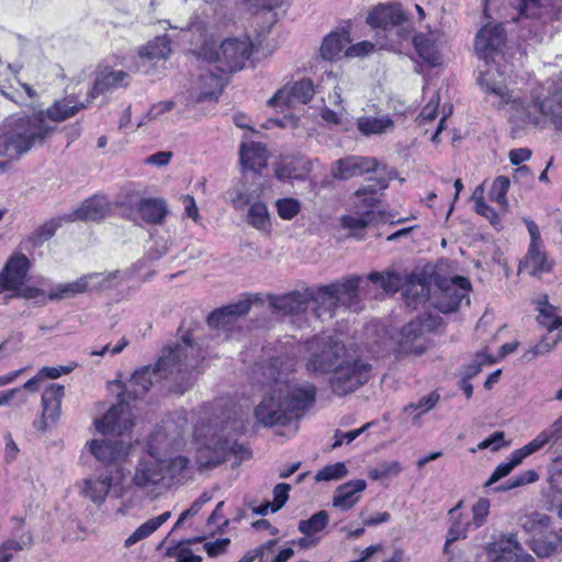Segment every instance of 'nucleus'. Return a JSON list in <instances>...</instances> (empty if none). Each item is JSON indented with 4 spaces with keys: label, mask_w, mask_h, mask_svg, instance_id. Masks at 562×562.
Segmentation results:
<instances>
[{
    "label": "nucleus",
    "mask_w": 562,
    "mask_h": 562,
    "mask_svg": "<svg viewBox=\"0 0 562 562\" xmlns=\"http://www.w3.org/2000/svg\"><path fill=\"white\" fill-rule=\"evenodd\" d=\"M308 307L312 306L313 313L317 318L334 316L335 310L339 306L335 292L328 289V285L318 289H308Z\"/></svg>",
    "instance_id": "28"
},
{
    "label": "nucleus",
    "mask_w": 562,
    "mask_h": 562,
    "mask_svg": "<svg viewBox=\"0 0 562 562\" xmlns=\"http://www.w3.org/2000/svg\"><path fill=\"white\" fill-rule=\"evenodd\" d=\"M479 83L484 88L485 93L498 98V106L512 102L510 120L518 126L540 125L542 119H550L554 123L562 119V105L558 95L548 97L543 100L535 98L528 104L516 100L512 101V94L507 87L503 81H496L490 69L481 74Z\"/></svg>",
    "instance_id": "4"
},
{
    "label": "nucleus",
    "mask_w": 562,
    "mask_h": 562,
    "mask_svg": "<svg viewBox=\"0 0 562 562\" xmlns=\"http://www.w3.org/2000/svg\"><path fill=\"white\" fill-rule=\"evenodd\" d=\"M548 442H550V440L548 439L547 435L541 431L533 440H531L522 448L515 450L514 453L519 459V461L522 462L525 458L538 451Z\"/></svg>",
    "instance_id": "57"
},
{
    "label": "nucleus",
    "mask_w": 562,
    "mask_h": 562,
    "mask_svg": "<svg viewBox=\"0 0 562 562\" xmlns=\"http://www.w3.org/2000/svg\"><path fill=\"white\" fill-rule=\"evenodd\" d=\"M393 126V121L389 116H361L357 122L358 130L366 136L386 133Z\"/></svg>",
    "instance_id": "43"
},
{
    "label": "nucleus",
    "mask_w": 562,
    "mask_h": 562,
    "mask_svg": "<svg viewBox=\"0 0 562 562\" xmlns=\"http://www.w3.org/2000/svg\"><path fill=\"white\" fill-rule=\"evenodd\" d=\"M350 40L346 33H330L327 35L321 46V56L325 60L340 58L345 48L347 49Z\"/></svg>",
    "instance_id": "40"
},
{
    "label": "nucleus",
    "mask_w": 562,
    "mask_h": 562,
    "mask_svg": "<svg viewBox=\"0 0 562 562\" xmlns=\"http://www.w3.org/2000/svg\"><path fill=\"white\" fill-rule=\"evenodd\" d=\"M316 401L311 382L286 383L263 396L254 409L256 422L265 427L286 426L301 419Z\"/></svg>",
    "instance_id": "3"
},
{
    "label": "nucleus",
    "mask_w": 562,
    "mask_h": 562,
    "mask_svg": "<svg viewBox=\"0 0 562 562\" xmlns=\"http://www.w3.org/2000/svg\"><path fill=\"white\" fill-rule=\"evenodd\" d=\"M383 172L386 177L379 176L375 179H371L373 183H370L356 192L358 202L355 205H359L363 210L373 209L380 200V191L389 187V181L396 176L394 169H387L386 166H382Z\"/></svg>",
    "instance_id": "27"
},
{
    "label": "nucleus",
    "mask_w": 562,
    "mask_h": 562,
    "mask_svg": "<svg viewBox=\"0 0 562 562\" xmlns=\"http://www.w3.org/2000/svg\"><path fill=\"white\" fill-rule=\"evenodd\" d=\"M492 363H494V358L483 351H480L474 356L470 363L462 367V375L472 379L480 373L483 366H490Z\"/></svg>",
    "instance_id": "52"
},
{
    "label": "nucleus",
    "mask_w": 562,
    "mask_h": 562,
    "mask_svg": "<svg viewBox=\"0 0 562 562\" xmlns=\"http://www.w3.org/2000/svg\"><path fill=\"white\" fill-rule=\"evenodd\" d=\"M313 82L310 79L296 81L292 87H283L279 89L274 95L269 99L268 104L273 108L288 106L292 108L296 103L305 104L314 97Z\"/></svg>",
    "instance_id": "16"
},
{
    "label": "nucleus",
    "mask_w": 562,
    "mask_h": 562,
    "mask_svg": "<svg viewBox=\"0 0 562 562\" xmlns=\"http://www.w3.org/2000/svg\"><path fill=\"white\" fill-rule=\"evenodd\" d=\"M370 171L379 173L383 171L375 158L349 156L336 161V167L333 168L331 175L336 179L347 180Z\"/></svg>",
    "instance_id": "18"
},
{
    "label": "nucleus",
    "mask_w": 562,
    "mask_h": 562,
    "mask_svg": "<svg viewBox=\"0 0 562 562\" xmlns=\"http://www.w3.org/2000/svg\"><path fill=\"white\" fill-rule=\"evenodd\" d=\"M252 54V43L249 38H226L220 46L214 42H204L193 52L198 60L215 64L222 72L240 70Z\"/></svg>",
    "instance_id": "8"
},
{
    "label": "nucleus",
    "mask_w": 562,
    "mask_h": 562,
    "mask_svg": "<svg viewBox=\"0 0 562 562\" xmlns=\"http://www.w3.org/2000/svg\"><path fill=\"white\" fill-rule=\"evenodd\" d=\"M127 474L128 471L124 467H116L115 470L105 469L102 473H94L85 479L80 493L97 506L105 502L110 492L114 497L121 498L126 493L123 482Z\"/></svg>",
    "instance_id": "10"
},
{
    "label": "nucleus",
    "mask_w": 562,
    "mask_h": 562,
    "mask_svg": "<svg viewBox=\"0 0 562 562\" xmlns=\"http://www.w3.org/2000/svg\"><path fill=\"white\" fill-rule=\"evenodd\" d=\"M379 217L380 213H378L375 210H363L359 205H355L352 210H350L347 214L341 216L340 223L345 229H348L350 232V237L362 239L364 237V228L375 223L379 220Z\"/></svg>",
    "instance_id": "23"
},
{
    "label": "nucleus",
    "mask_w": 562,
    "mask_h": 562,
    "mask_svg": "<svg viewBox=\"0 0 562 562\" xmlns=\"http://www.w3.org/2000/svg\"><path fill=\"white\" fill-rule=\"evenodd\" d=\"M204 356L200 345L189 328L179 341L165 347L156 364L144 366L134 371L124 383V390L119 395V402L104 416L95 420L97 430L103 435L122 436L133 427L128 405L125 397L137 400L147 394L154 385V379L171 380L170 390L183 394L194 383V372L202 363Z\"/></svg>",
    "instance_id": "1"
},
{
    "label": "nucleus",
    "mask_w": 562,
    "mask_h": 562,
    "mask_svg": "<svg viewBox=\"0 0 562 562\" xmlns=\"http://www.w3.org/2000/svg\"><path fill=\"white\" fill-rule=\"evenodd\" d=\"M509 184L510 181L505 176H498L495 178L490 191L491 198L502 205L506 204V194L509 189Z\"/></svg>",
    "instance_id": "55"
},
{
    "label": "nucleus",
    "mask_w": 562,
    "mask_h": 562,
    "mask_svg": "<svg viewBox=\"0 0 562 562\" xmlns=\"http://www.w3.org/2000/svg\"><path fill=\"white\" fill-rule=\"evenodd\" d=\"M251 302L249 300H243L237 303H233L226 306H222L212 312V321L227 313L231 318L235 322L239 317L247 315L250 311Z\"/></svg>",
    "instance_id": "48"
},
{
    "label": "nucleus",
    "mask_w": 562,
    "mask_h": 562,
    "mask_svg": "<svg viewBox=\"0 0 562 562\" xmlns=\"http://www.w3.org/2000/svg\"><path fill=\"white\" fill-rule=\"evenodd\" d=\"M134 209L144 222L154 225L161 224L168 214L167 202L160 198H142Z\"/></svg>",
    "instance_id": "29"
},
{
    "label": "nucleus",
    "mask_w": 562,
    "mask_h": 562,
    "mask_svg": "<svg viewBox=\"0 0 562 562\" xmlns=\"http://www.w3.org/2000/svg\"><path fill=\"white\" fill-rule=\"evenodd\" d=\"M550 516L541 513H531L521 520V527L529 533H541L550 525Z\"/></svg>",
    "instance_id": "47"
},
{
    "label": "nucleus",
    "mask_w": 562,
    "mask_h": 562,
    "mask_svg": "<svg viewBox=\"0 0 562 562\" xmlns=\"http://www.w3.org/2000/svg\"><path fill=\"white\" fill-rule=\"evenodd\" d=\"M128 72L123 70H110L99 72L94 79L93 87L89 92L88 102H90L92 99H95L100 94L110 92L120 87H126L128 85Z\"/></svg>",
    "instance_id": "30"
},
{
    "label": "nucleus",
    "mask_w": 562,
    "mask_h": 562,
    "mask_svg": "<svg viewBox=\"0 0 562 562\" xmlns=\"http://www.w3.org/2000/svg\"><path fill=\"white\" fill-rule=\"evenodd\" d=\"M521 462L516 457L514 451L512 452L508 462L501 463L496 467L494 472L492 473L491 477L486 481L484 484L485 486H491L492 484L496 483L502 477L507 476L517 465H519Z\"/></svg>",
    "instance_id": "54"
},
{
    "label": "nucleus",
    "mask_w": 562,
    "mask_h": 562,
    "mask_svg": "<svg viewBox=\"0 0 562 562\" xmlns=\"http://www.w3.org/2000/svg\"><path fill=\"white\" fill-rule=\"evenodd\" d=\"M400 470V467L396 462L391 463H380L374 469L370 470L369 476L372 480H380L387 477L392 474H396Z\"/></svg>",
    "instance_id": "63"
},
{
    "label": "nucleus",
    "mask_w": 562,
    "mask_h": 562,
    "mask_svg": "<svg viewBox=\"0 0 562 562\" xmlns=\"http://www.w3.org/2000/svg\"><path fill=\"white\" fill-rule=\"evenodd\" d=\"M171 53L170 40L161 35L139 47L138 55L148 60L166 59Z\"/></svg>",
    "instance_id": "41"
},
{
    "label": "nucleus",
    "mask_w": 562,
    "mask_h": 562,
    "mask_svg": "<svg viewBox=\"0 0 562 562\" xmlns=\"http://www.w3.org/2000/svg\"><path fill=\"white\" fill-rule=\"evenodd\" d=\"M30 268L25 255H13L0 271V292L16 290L24 284Z\"/></svg>",
    "instance_id": "21"
},
{
    "label": "nucleus",
    "mask_w": 562,
    "mask_h": 562,
    "mask_svg": "<svg viewBox=\"0 0 562 562\" xmlns=\"http://www.w3.org/2000/svg\"><path fill=\"white\" fill-rule=\"evenodd\" d=\"M490 501L487 498H480L472 507L473 522L476 527H481L490 513Z\"/></svg>",
    "instance_id": "62"
},
{
    "label": "nucleus",
    "mask_w": 562,
    "mask_h": 562,
    "mask_svg": "<svg viewBox=\"0 0 562 562\" xmlns=\"http://www.w3.org/2000/svg\"><path fill=\"white\" fill-rule=\"evenodd\" d=\"M359 282L360 277L352 274L342 282L328 284V289L335 292L339 305H345L350 310L357 311L359 304Z\"/></svg>",
    "instance_id": "31"
},
{
    "label": "nucleus",
    "mask_w": 562,
    "mask_h": 562,
    "mask_svg": "<svg viewBox=\"0 0 562 562\" xmlns=\"http://www.w3.org/2000/svg\"><path fill=\"white\" fill-rule=\"evenodd\" d=\"M13 538L5 540L0 546V562H10L13 558V552L30 549L33 546V535L31 531H22L21 528H15L12 532Z\"/></svg>",
    "instance_id": "36"
},
{
    "label": "nucleus",
    "mask_w": 562,
    "mask_h": 562,
    "mask_svg": "<svg viewBox=\"0 0 562 562\" xmlns=\"http://www.w3.org/2000/svg\"><path fill=\"white\" fill-rule=\"evenodd\" d=\"M527 231L530 236V244L527 252V261L532 266V274L549 271L550 266L547 261V255L543 250L540 229L535 221L525 218Z\"/></svg>",
    "instance_id": "24"
},
{
    "label": "nucleus",
    "mask_w": 562,
    "mask_h": 562,
    "mask_svg": "<svg viewBox=\"0 0 562 562\" xmlns=\"http://www.w3.org/2000/svg\"><path fill=\"white\" fill-rule=\"evenodd\" d=\"M86 108L83 102L76 101L74 97H67L54 102L46 111L45 119L53 122H63L75 116L81 109Z\"/></svg>",
    "instance_id": "38"
},
{
    "label": "nucleus",
    "mask_w": 562,
    "mask_h": 562,
    "mask_svg": "<svg viewBox=\"0 0 562 562\" xmlns=\"http://www.w3.org/2000/svg\"><path fill=\"white\" fill-rule=\"evenodd\" d=\"M367 487L364 480L358 479L339 485L333 498V505L341 510L352 508L360 499V493Z\"/></svg>",
    "instance_id": "32"
},
{
    "label": "nucleus",
    "mask_w": 562,
    "mask_h": 562,
    "mask_svg": "<svg viewBox=\"0 0 562 562\" xmlns=\"http://www.w3.org/2000/svg\"><path fill=\"white\" fill-rule=\"evenodd\" d=\"M539 323L544 326L548 331L559 329L562 323V317L555 314V306L551 305L547 300L539 303Z\"/></svg>",
    "instance_id": "46"
},
{
    "label": "nucleus",
    "mask_w": 562,
    "mask_h": 562,
    "mask_svg": "<svg viewBox=\"0 0 562 562\" xmlns=\"http://www.w3.org/2000/svg\"><path fill=\"white\" fill-rule=\"evenodd\" d=\"M311 356L305 368L312 374L334 372L346 358V347L330 336L316 337L310 342Z\"/></svg>",
    "instance_id": "11"
},
{
    "label": "nucleus",
    "mask_w": 562,
    "mask_h": 562,
    "mask_svg": "<svg viewBox=\"0 0 562 562\" xmlns=\"http://www.w3.org/2000/svg\"><path fill=\"white\" fill-rule=\"evenodd\" d=\"M81 293H85V283L83 281L81 282V278H79L72 282L59 283L54 286L48 293V300L59 301Z\"/></svg>",
    "instance_id": "45"
},
{
    "label": "nucleus",
    "mask_w": 562,
    "mask_h": 562,
    "mask_svg": "<svg viewBox=\"0 0 562 562\" xmlns=\"http://www.w3.org/2000/svg\"><path fill=\"white\" fill-rule=\"evenodd\" d=\"M290 484L279 483L273 488V502L271 503V512L276 513L281 509L289 498Z\"/></svg>",
    "instance_id": "61"
},
{
    "label": "nucleus",
    "mask_w": 562,
    "mask_h": 562,
    "mask_svg": "<svg viewBox=\"0 0 562 562\" xmlns=\"http://www.w3.org/2000/svg\"><path fill=\"white\" fill-rule=\"evenodd\" d=\"M367 23L373 29L383 31L396 29V40H393V43L398 46L400 53L414 60L416 72H422V63L418 60L422 58V35L413 27L411 18L401 3L375 5L369 13Z\"/></svg>",
    "instance_id": "5"
},
{
    "label": "nucleus",
    "mask_w": 562,
    "mask_h": 562,
    "mask_svg": "<svg viewBox=\"0 0 562 562\" xmlns=\"http://www.w3.org/2000/svg\"><path fill=\"white\" fill-rule=\"evenodd\" d=\"M121 277V272L119 270L102 273V272H92L85 274L81 278V282L85 283V293L91 291H104L116 286L120 282L116 280Z\"/></svg>",
    "instance_id": "39"
},
{
    "label": "nucleus",
    "mask_w": 562,
    "mask_h": 562,
    "mask_svg": "<svg viewBox=\"0 0 562 562\" xmlns=\"http://www.w3.org/2000/svg\"><path fill=\"white\" fill-rule=\"evenodd\" d=\"M471 290V282L468 278H457L451 284L438 286L429 292V305L424 304V329L428 331L442 333L445 323L440 313L449 314L456 312L462 300L470 303L468 292Z\"/></svg>",
    "instance_id": "7"
},
{
    "label": "nucleus",
    "mask_w": 562,
    "mask_h": 562,
    "mask_svg": "<svg viewBox=\"0 0 562 562\" xmlns=\"http://www.w3.org/2000/svg\"><path fill=\"white\" fill-rule=\"evenodd\" d=\"M245 430L244 414L236 409H227L221 417L209 424H201L195 428L196 465L200 470L213 469L226 461L228 456L245 460L250 457V450L237 443L233 435Z\"/></svg>",
    "instance_id": "2"
},
{
    "label": "nucleus",
    "mask_w": 562,
    "mask_h": 562,
    "mask_svg": "<svg viewBox=\"0 0 562 562\" xmlns=\"http://www.w3.org/2000/svg\"><path fill=\"white\" fill-rule=\"evenodd\" d=\"M445 34L439 29H429L424 34V65L437 67L442 65L441 48L445 44Z\"/></svg>",
    "instance_id": "34"
},
{
    "label": "nucleus",
    "mask_w": 562,
    "mask_h": 562,
    "mask_svg": "<svg viewBox=\"0 0 562 562\" xmlns=\"http://www.w3.org/2000/svg\"><path fill=\"white\" fill-rule=\"evenodd\" d=\"M371 364L359 358L347 357L334 370L329 386L337 396H346L364 385L370 379Z\"/></svg>",
    "instance_id": "12"
},
{
    "label": "nucleus",
    "mask_w": 562,
    "mask_h": 562,
    "mask_svg": "<svg viewBox=\"0 0 562 562\" xmlns=\"http://www.w3.org/2000/svg\"><path fill=\"white\" fill-rule=\"evenodd\" d=\"M157 529H158V527L156 526L153 518L147 520L146 522L140 525L128 538H126L125 547L130 548V547L134 546L139 540L150 536Z\"/></svg>",
    "instance_id": "60"
},
{
    "label": "nucleus",
    "mask_w": 562,
    "mask_h": 562,
    "mask_svg": "<svg viewBox=\"0 0 562 562\" xmlns=\"http://www.w3.org/2000/svg\"><path fill=\"white\" fill-rule=\"evenodd\" d=\"M157 529H158V527L156 526L153 518L147 520L146 522L140 525L128 538H126L125 547L130 548V547L134 546L139 540L150 536Z\"/></svg>",
    "instance_id": "59"
},
{
    "label": "nucleus",
    "mask_w": 562,
    "mask_h": 562,
    "mask_svg": "<svg viewBox=\"0 0 562 562\" xmlns=\"http://www.w3.org/2000/svg\"><path fill=\"white\" fill-rule=\"evenodd\" d=\"M44 112L33 115L12 116L5 120L0 133V155L9 159H19L36 144H43L53 133Z\"/></svg>",
    "instance_id": "6"
},
{
    "label": "nucleus",
    "mask_w": 562,
    "mask_h": 562,
    "mask_svg": "<svg viewBox=\"0 0 562 562\" xmlns=\"http://www.w3.org/2000/svg\"><path fill=\"white\" fill-rule=\"evenodd\" d=\"M276 206L278 215L285 221L294 218L301 211V202L293 198L279 199Z\"/></svg>",
    "instance_id": "51"
},
{
    "label": "nucleus",
    "mask_w": 562,
    "mask_h": 562,
    "mask_svg": "<svg viewBox=\"0 0 562 562\" xmlns=\"http://www.w3.org/2000/svg\"><path fill=\"white\" fill-rule=\"evenodd\" d=\"M59 227L57 221H50L40 226L31 236V241L34 246H41L45 240L53 237Z\"/></svg>",
    "instance_id": "56"
},
{
    "label": "nucleus",
    "mask_w": 562,
    "mask_h": 562,
    "mask_svg": "<svg viewBox=\"0 0 562 562\" xmlns=\"http://www.w3.org/2000/svg\"><path fill=\"white\" fill-rule=\"evenodd\" d=\"M240 164L244 168L259 171L267 166V150L260 143L243 144L239 149Z\"/></svg>",
    "instance_id": "37"
},
{
    "label": "nucleus",
    "mask_w": 562,
    "mask_h": 562,
    "mask_svg": "<svg viewBox=\"0 0 562 562\" xmlns=\"http://www.w3.org/2000/svg\"><path fill=\"white\" fill-rule=\"evenodd\" d=\"M90 453L105 469L115 470L128 454L130 446L122 440L93 439L88 442Z\"/></svg>",
    "instance_id": "14"
},
{
    "label": "nucleus",
    "mask_w": 562,
    "mask_h": 562,
    "mask_svg": "<svg viewBox=\"0 0 562 562\" xmlns=\"http://www.w3.org/2000/svg\"><path fill=\"white\" fill-rule=\"evenodd\" d=\"M165 460L148 451L137 462L132 482L136 487L144 490L157 486L165 479Z\"/></svg>",
    "instance_id": "15"
},
{
    "label": "nucleus",
    "mask_w": 562,
    "mask_h": 562,
    "mask_svg": "<svg viewBox=\"0 0 562 562\" xmlns=\"http://www.w3.org/2000/svg\"><path fill=\"white\" fill-rule=\"evenodd\" d=\"M457 278L461 277L456 274L453 262L449 259H439L434 266H424V290L427 288L428 292L451 284Z\"/></svg>",
    "instance_id": "25"
},
{
    "label": "nucleus",
    "mask_w": 562,
    "mask_h": 562,
    "mask_svg": "<svg viewBox=\"0 0 562 562\" xmlns=\"http://www.w3.org/2000/svg\"><path fill=\"white\" fill-rule=\"evenodd\" d=\"M190 460L184 456H178L169 461L165 460L166 473L168 472L172 479L184 477Z\"/></svg>",
    "instance_id": "58"
},
{
    "label": "nucleus",
    "mask_w": 562,
    "mask_h": 562,
    "mask_svg": "<svg viewBox=\"0 0 562 562\" xmlns=\"http://www.w3.org/2000/svg\"><path fill=\"white\" fill-rule=\"evenodd\" d=\"M308 289L304 291H293L282 296L276 297L272 306L284 314H297L308 308Z\"/></svg>",
    "instance_id": "35"
},
{
    "label": "nucleus",
    "mask_w": 562,
    "mask_h": 562,
    "mask_svg": "<svg viewBox=\"0 0 562 562\" xmlns=\"http://www.w3.org/2000/svg\"><path fill=\"white\" fill-rule=\"evenodd\" d=\"M368 280L379 284L385 293H396L403 289V300L408 307L416 310L422 302L418 285H422V269L409 270L403 265H393L382 272H371Z\"/></svg>",
    "instance_id": "9"
},
{
    "label": "nucleus",
    "mask_w": 562,
    "mask_h": 562,
    "mask_svg": "<svg viewBox=\"0 0 562 562\" xmlns=\"http://www.w3.org/2000/svg\"><path fill=\"white\" fill-rule=\"evenodd\" d=\"M75 364L74 366H58V367H43L40 371H38V375L41 378V380L43 379H57L59 378L61 374H68L70 373L74 369H75Z\"/></svg>",
    "instance_id": "64"
},
{
    "label": "nucleus",
    "mask_w": 562,
    "mask_h": 562,
    "mask_svg": "<svg viewBox=\"0 0 562 562\" xmlns=\"http://www.w3.org/2000/svg\"><path fill=\"white\" fill-rule=\"evenodd\" d=\"M262 189H256L252 192H238L232 200L236 210H241L249 205L246 214V222L255 229L268 233L271 229L270 213L266 203L255 201L260 196Z\"/></svg>",
    "instance_id": "13"
},
{
    "label": "nucleus",
    "mask_w": 562,
    "mask_h": 562,
    "mask_svg": "<svg viewBox=\"0 0 562 562\" xmlns=\"http://www.w3.org/2000/svg\"><path fill=\"white\" fill-rule=\"evenodd\" d=\"M110 211L109 202L104 196L94 195L83 203L71 214V220L98 222L106 217Z\"/></svg>",
    "instance_id": "33"
},
{
    "label": "nucleus",
    "mask_w": 562,
    "mask_h": 562,
    "mask_svg": "<svg viewBox=\"0 0 562 562\" xmlns=\"http://www.w3.org/2000/svg\"><path fill=\"white\" fill-rule=\"evenodd\" d=\"M348 474V470L342 462H337L335 464H329L321 469L316 475L315 480L317 482L322 481H335L345 477Z\"/></svg>",
    "instance_id": "53"
},
{
    "label": "nucleus",
    "mask_w": 562,
    "mask_h": 562,
    "mask_svg": "<svg viewBox=\"0 0 562 562\" xmlns=\"http://www.w3.org/2000/svg\"><path fill=\"white\" fill-rule=\"evenodd\" d=\"M462 504L463 502L460 501L453 508L449 510V515L452 522L449 527L447 540L443 547L445 553H448V548L451 543L467 537V530L470 522L463 521L461 514H458V510L462 507Z\"/></svg>",
    "instance_id": "42"
},
{
    "label": "nucleus",
    "mask_w": 562,
    "mask_h": 562,
    "mask_svg": "<svg viewBox=\"0 0 562 562\" xmlns=\"http://www.w3.org/2000/svg\"><path fill=\"white\" fill-rule=\"evenodd\" d=\"M538 479L539 475L535 470H527L510 477L504 484L497 486L495 490L498 492H506L522 486L525 484L536 482Z\"/></svg>",
    "instance_id": "50"
},
{
    "label": "nucleus",
    "mask_w": 562,
    "mask_h": 562,
    "mask_svg": "<svg viewBox=\"0 0 562 562\" xmlns=\"http://www.w3.org/2000/svg\"><path fill=\"white\" fill-rule=\"evenodd\" d=\"M65 387L61 384L50 383L42 394V416L37 428L45 431L49 424H55L61 413V401Z\"/></svg>",
    "instance_id": "19"
},
{
    "label": "nucleus",
    "mask_w": 562,
    "mask_h": 562,
    "mask_svg": "<svg viewBox=\"0 0 562 562\" xmlns=\"http://www.w3.org/2000/svg\"><path fill=\"white\" fill-rule=\"evenodd\" d=\"M223 74L218 75L210 68H200L196 79L192 83V91L198 102L216 98L225 86Z\"/></svg>",
    "instance_id": "22"
},
{
    "label": "nucleus",
    "mask_w": 562,
    "mask_h": 562,
    "mask_svg": "<svg viewBox=\"0 0 562 562\" xmlns=\"http://www.w3.org/2000/svg\"><path fill=\"white\" fill-rule=\"evenodd\" d=\"M506 43V32L499 24L484 26L475 37V49L484 58L498 53Z\"/></svg>",
    "instance_id": "26"
},
{
    "label": "nucleus",
    "mask_w": 562,
    "mask_h": 562,
    "mask_svg": "<svg viewBox=\"0 0 562 562\" xmlns=\"http://www.w3.org/2000/svg\"><path fill=\"white\" fill-rule=\"evenodd\" d=\"M329 522V515L326 510L313 514L308 519L300 520L297 529L301 533L318 536Z\"/></svg>",
    "instance_id": "44"
},
{
    "label": "nucleus",
    "mask_w": 562,
    "mask_h": 562,
    "mask_svg": "<svg viewBox=\"0 0 562 562\" xmlns=\"http://www.w3.org/2000/svg\"><path fill=\"white\" fill-rule=\"evenodd\" d=\"M422 337V317L417 315L414 319L401 328L396 336H391L389 339L383 340L382 349L389 350L393 347V340L404 352H422V345L419 339Z\"/></svg>",
    "instance_id": "20"
},
{
    "label": "nucleus",
    "mask_w": 562,
    "mask_h": 562,
    "mask_svg": "<svg viewBox=\"0 0 562 562\" xmlns=\"http://www.w3.org/2000/svg\"><path fill=\"white\" fill-rule=\"evenodd\" d=\"M518 3L516 8L519 11L520 15H525L527 18H537L541 15L540 10L549 8L551 5V0H517Z\"/></svg>",
    "instance_id": "49"
},
{
    "label": "nucleus",
    "mask_w": 562,
    "mask_h": 562,
    "mask_svg": "<svg viewBox=\"0 0 562 562\" xmlns=\"http://www.w3.org/2000/svg\"><path fill=\"white\" fill-rule=\"evenodd\" d=\"M487 554L491 562H536L513 535L491 543Z\"/></svg>",
    "instance_id": "17"
}]
</instances>
